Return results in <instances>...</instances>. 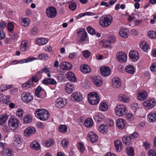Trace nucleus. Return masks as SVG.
I'll list each match as a JSON object with an SVG mask.
<instances>
[{"mask_svg": "<svg viewBox=\"0 0 156 156\" xmlns=\"http://www.w3.org/2000/svg\"><path fill=\"white\" fill-rule=\"evenodd\" d=\"M137 98L140 101H143L146 99L148 97L147 94L144 90H138L136 94Z\"/></svg>", "mask_w": 156, "mask_h": 156, "instance_id": "nucleus-8", "label": "nucleus"}, {"mask_svg": "<svg viewBox=\"0 0 156 156\" xmlns=\"http://www.w3.org/2000/svg\"><path fill=\"white\" fill-rule=\"evenodd\" d=\"M92 81L94 84L97 87H100L102 85L103 79L100 76L94 77Z\"/></svg>", "mask_w": 156, "mask_h": 156, "instance_id": "nucleus-22", "label": "nucleus"}, {"mask_svg": "<svg viewBox=\"0 0 156 156\" xmlns=\"http://www.w3.org/2000/svg\"><path fill=\"white\" fill-rule=\"evenodd\" d=\"M107 130L106 126L105 124L101 125L99 128V132L102 133H104L106 132Z\"/></svg>", "mask_w": 156, "mask_h": 156, "instance_id": "nucleus-55", "label": "nucleus"}, {"mask_svg": "<svg viewBox=\"0 0 156 156\" xmlns=\"http://www.w3.org/2000/svg\"><path fill=\"white\" fill-rule=\"evenodd\" d=\"M59 131L62 133H66L67 130V127L65 125H60L58 127Z\"/></svg>", "mask_w": 156, "mask_h": 156, "instance_id": "nucleus-47", "label": "nucleus"}, {"mask_svg": "<svg viewBox=\"0 0 156 156\" xmlns=\"http://www.w3.org/2000/svg\"><path fill=\"white\" fill-rule=\"evenodd\" d=\"M44 144L47 147H50L54 144V141L53 139L51 138L45 141Z\"/></svg>", "mask_w": 156, "mask_h": 156, "instance_id": "nucleus-45", "label": "nucleus"}, {"mask_svg": "<svg viewBox=\"0 0 156 156\" xmlns=\"http://www.w3.org/2000/svg\"><path fill=\"white\" fill-rule=\"evenodd\" d=\"M35 116L41 121H46L47 120L50 116L48 112L44 109H37L36 111Z\"/></svg>", "mask_w": 156, "mask_h": 156, "instance_id": "nucleus-1", "label": "nucleus"}, {"mask_svg": "<svg viewBox=\"0 0 156 156\" xmlns=\"http://www.w3.org/2000/svg\"><path fill=\"white\" fill-rule=\"evenodd\" d=\"M36 132V129L33 127H30L25 129L24 131L25 136L29 137L31 135L33 134Z\"/></svg>", "mask_w": 156, "mask_h": 156, "instance_id": "nucleus-19", "label": "nucleus"}, {"mask_svg": "<svg viewBox=\"0 0 156 156\" xmlns=\"http://www.w3.org/2000/svg\"><path fill=\"white\" fill-rule=\"evenodd\" d=\"M77 33L79 34L80 42H82L86 39L87 34L85 30L81 29L80 31L77 32Z\"/></svg>", "mask_w": 156, "mask_h": 156, "instance_id": "nucleus-23", "label": "nucleus"}, {"mask_svg": "<svg viewBox=\"0 0 156 156\" xmlns=\"http://www.w3.org/2000/svg\"><path fill=\"white\" fill-rule=\"evenodd\" d=\"M23 113V111L22 109H19L16 112V115L19 118H21Z\"/></svg>", "mask_w": 156, "mask_h": 156, "instance_id": "nucleus-60", "label": "nucleus"}, {"mask_svg": "<svg viewBox=\"0 0 156 156\" xmlns=\"http://www.w3.org/2000/svg\"><path fill=\"white\" fill-rule=\"evenodd\" d=\"M126 152L129 156H133L134 155V150L132 147H130L127 149Z\"/></svg>", "mask_w": 156, "mask_h": 156, "instance_id": "nucleus-51", "label": "nucleus"}, {"mask_svg": "<svg viewBox=\"0 0 156 156\" xmlns=\"http://www.w3.org/2000/svg\"><path fill=\"white\" fill-rule=\"evenodd\" d=\"M108 105L107 103L105 101L101 102L99 107L100 110L102 111H105L108 109Z\"/></svg>", "mask_w": 156, "mask_h": 156, "instance_id": "nucleus-36", "label": "nucleus"}, {"mask_svg": "<svg viewBox=\"0 0 156 156\" xmlns=\"http://www.w3.org/2000/svg\"><path fill=\"white\" fill-rule=\"evenodd\" d=\"M30 23V20L27 18H23L21 19V24L23 26L28 27Z\"/></svg>", "mask_w": 156, "mask_h": 156, "instance_id": "nucleus-39", "label": "nucleus"}, {"mask_svg": "<svg viewBox=\"0 0 156 156\" xmlns=\"http://www.w3.org/2000/svg\"><path fill=\"white\" fill-rule=\"evenodd\" d=\"M73 87L74 86L73 84L67 83L66 84L65 89L67 93H70L73 91Z\"/></svg>", "mask_w": 156, "mask_h": 156, "instance_id": "nucleus-37", "label": "nucleus"}, {"mask_svg": "<svg viewBox=\"0 0 156 156\" xmlns=\"http://www.w3.org/2000/svg\"><path fill=\"white\" fill-rule=\"evenodd\" d=\"M69 143L68 140L66 139H62L61 141V144L62 146V147L64 148H66L67 147Z\"/></svg>", "mask_w": 156, "mask_h": 156, "instance_id": "nucleus-61", "label": "nucleus"}, {"mask_svg": "<svg viewBox=\"0 0 156 156\" xmlns=\"http://www.w3.org/2000/svg\"><path fill=\"white\" fill-rule=\"evenodd\" d=\"M125 69L127 73L131 74H133L136 71L134 66L131 65H128L126 66Z\"/></svg>", "mask_w": 156, "mask_h": 156, "instance_id": "nucleus-26", "label": "nucleus"}, {"mask_svg": "<svg viewBox=\"0 0 156 156\" xmlns=\"http://www.w3.org/2000/svg\"><path fill=\"white\" fill-rule=\"evenodd\" d=\"M42 77V75H41L38 72L35 76H32L30 80L32 81V83H37L38 82Z\"/></svg>", "mask_w": 156, "mask_h": 156, "instance_id": "nucleus-28", "label": "nucleus"}, {"mask_svg": "<svg viewBox=\"0 0 156 156\" xmlns=\"http://www.w3.org/2000/svg\"><path fill=\"white\" fill-rule=\"evenodd\" d=\"M11 87V85H3L0 86V91H5L9 89Z\"/></svg>", "mask_w": 156, "mask_h": 156, "instance_id": "nucleus-59", "label": "nucleus"}, {"mask_svg": "<svg viewBox=\"0 0 156 156\" xmlns=\"http://www.w3.org/2000/svg\"><path fill=\"white\" fill-rule=\"evenodd\" d=\"M116 124L119 129H122L125 128L126 124V122L124 119H119L117 120Z\"/></svg>", "mask_w": 156, "mask_h": 156, "instance_id": "nucleus-21", "label": "nucleus"}, {"mask_svg": "<svg viewBox=\"0 0 156 156\" xmlns=\"http://www.w3.org/2000/svg\"><path fill=\"white\" fill-rule=\"evenodd\" d=\"M19 120L15 118H10L8 120V125L10 129L12 130H15L19 127Z\"/></svg>", "mask_w": 156, "mask_h": 156, "instance_id": "nucleus-5", "label": "nucleus"}, {"mask_svg": "<svg viewBox=\"0 0 156 156\" xmlns=\"http://www.w3.org/2000/svg\"><path fill=\"white\" fill-rule=\"evenodd\" d=\"M88 99L89 104L92 105L98 104L100 101L99 97L96 92H93L88 94Z\"/></svg>", "mask_w": 156, "mask_h": 156, "instance_id": "nucleus-3", "label": "nucleus"}, {"mask_svg": "<svg viewBox=\"0 0 156 156\" xmlns=\"http://www.w3.org/2000/svg\"><path fill=\"white\" fill-rule=\"evenodd\" d=\"M44 89L41 86H38L36 89L35 94L37 97H39L41 96L40 92L41 91H43Z\"/></svg>", "mask_w": 156, "mask_h": 156, "instance_id": "nucleus-53", "label": "nucleus"}, {"mask_svg": "<svg viewBox=\"0 0 156 156\" xmlns=\"http://www.w3.org/2000/svg\"><path fill=\"white\" fill-rule=\"evenodd\" d=\"M38 72L41 75H42V74L43 72L45 73H48L50 72V70L49 68L45 67L42 68L41 70L38 71Z\"/></svg>", "mask_w": 156, "mask_h": 156, "instance_id": "nucleus-52", "label": "nucleus"}, {"mask_svg": "<svg viewBox=\"0 0 156 156\" xmlns=\"http://www.w3.org/2000/svg\"><path fill=\"white\" fill-rule=\"evenodd\" d=\"M23 101L25 103H30L33 99L32 95L29 93H24L22 95Z\"/></svg>", "mask_w": 156, "mask_h": 156, "instance_id": "nucleus-15", "label": "nucleus"}, {"mask_svg": "<svg viewBox=\"0 0 156 156\" xmlns=\"http://www.w3.org/2000/svg\"><path fill=\"white\" fill-rule=\"evenodd\" d=\"M14 25L11 22H9L7 24V28L8 30L10 32H12L14 30Z\"/></svg>", "mask_w": 156, "mask_h": 156, "instance_id": "nucleus-57", "label": "nucleus"}, {"mask_svg": "<svg viewBox=\"0 0 156 156\" xmlns=\"http://www.w3.org/2000/svg\"><path fill=\"white\" fill-rule=\"evenodd\" d=\"M116 150L118 151H121L122 150V144L120 140H117L114 142Z\"/></svg>", "mask_w": 156, "mask_h": 156, "instance_id": "nucleus-42", "label": "nucleus"}, {"mask_svg": "<svg viewBox=\"0 0 156 156\" xmlns=\"http://www.w3.org/2000/svg\"><path fill=\"white\" fill-rule=\"evenodd\" d=\"M28 42L27 41H23L20 44V49L23 51H25L27 50Z\"/></svg>", "mask_w": 156, "mask_h": 156, "instance_id": "nucleus-35", "label": "nucleus"}, {"mask_svg": "<svg viewBox=\"0 0 156 156\" xmlns=\"http://www.w3.org/2000/svg\"><path fill=\"white\" fill-rule=\"evenodd\" d=\"M116 58L117 60L121 62H126L127 60V55L124 52L121 51L116 54Z\"/></svg>", "mask_w": 156, "mask_h": 156, "instance_id": "nucleus-13", "label": "nucleus"}, {"mask_svg": "<svg viewBox=\"0 0 156 156\" xmlns=\"http://www.w3.org/2000/svg\"><path fill=\"white\" fill-rule=\"evenodd\" d=\"M57 12L56 8L53 6L48 7L46 10V15L49 18H53L55 17L57 15Z\"/></svg>", "mask_w": 156, "mask_h": 156, "instance_id": "nucleus-6", "label": "nucleus"}, {"mask_svg": "<svg viewBox=\"0 0 156 156\" xmlns=\"http://www.w3.org/2000/svg\"><path fill=\"white\" fill-rule=\"evenodd\" d=\"M69 7L72 11L75 10L76 8V2H70L69 3Z\"/></svg>", "mask_w": 156, "mask_h": 156, "instance_id": "nucleus-50", "label": "nucleus"}, {"mask_svg": "<svg viewBox=\"0 0 156 156\" xmlns=\"http://www.w3.org/2000/svg\"><path fill=\"white\" fill-rule=\"evenodd\" d=\"M121 81L119 78L115 77L113 78L112 80V85L114 88H118L121 85Z\"/></svg>", "mask_w": 156, "mask_h": 156, "instance_id": "nucleus-27", "label": "nucleus"}, {"mask_svg": "<svg viewBox=\"0 0 156 156\" xmlns=\"http://www.w3.org/2000/svg\"><path fill=\"white\" fill-rule=\"evenodd\" d=\"M126 118L128 121H131L134 120V117L132 113H128L126 116Z\"/></svg>", "mask_w": 156, "mask_h": 156, "instance_id": "nucleus-56", "label": "nucleus"}, {"mask_svg": "<svg viewBox=\"0 0 156 156\" xmlns=\"http://www.w3.org/2000/svg\"><path fill=\"white\" fill-rule=\"evenodd\" d=\"M100 44L103 47L106 48L109 47L111 45V44L109 43L108 41L105 40H103L102 41L100 42Z\"/></svg>", "mask_w": 156, "mask_h": 156, "instance_id": "nucleus-54", "label": "nucleus"}, {"mask_svg": "<svg viewBox=\"0 0 156 156\" xmlns=\"http://www.w3.org/2000/svg\"><path fill=\"white\" fill-rule=\"evenodd\" d=\"M37 59L38 58H35L32 56H30L26 59H23L20 60H16L13 61L12 62V63H13V64L14 65L18 63L23 64L32 62L34 60H37Z\"/></svg>", "mask_w": 156, "mask_h": 156, "instance_id": "nucleus-9", "label": "nucleus"}, {"mask_svg": "<svg viewBox=\"0 0 156 156\" xmlns=\"http://www.w3.org/2000/svg\"><path fill=\"white\" fill-rule=\"evenodd\" d=\"M61 68L63 70H69L71 69L72 65L68 62H63L60 66Z\"/></svg>", "mask_w": 156, "mask_h": 156, "instance_id": "nucleus-31", "label": "nucleus"}, {"mask_svg": "<svg viewBox=\"0 0 156 156\" xmlns=\"http://www.w3.org/2000/svg\"><path fill=\"white\" fill-rule=\"evenodd\" d=\"M94 121L97 123H99L103 121L105 119L104 114L102 113L98 112L94 117Z\"/></svg>", "mask_w": 156, "mask_h": 156, "instance_id": "nucleus-16", "label": "nucleus"}, {"mask_svg": "<svg viewBox=\"0 0 156 156\" xmlns=\"http://www.w3.org/2000/svg\"><path fill=\"white\" fill-rule=\"evenodd\" d=\"M1 154L4 156H12L13 155L14 153L11 148L3 147Z\"/></svg>", "mask_w": 156, "mask_h": 156, "instance_id": "nucleus-17", "label": "nucleus"}, {"mask_svg": "<svg viewBox=\"0 0 156 156\" xmlns=\"http://www.w3.org/2000/svg\"><path fill=\"white\" fill-rule=\"evenodd\" d=\"M94 123L92 119L90 118H87L85 121V126L87 127H90L92 126Z\"/></svg>", "mask_w": 156, "mask_h": 156, "instance_id": "nucleus-43", "label": "nucleus"}, {"mask_svg": "<svg viewBox=\"0 0 156 156\" xmlns=\"http://www.w3.org/2000/svg\"><path fill=\"white\" fill-rule=\"evenodd\" d=\"M22 138L20 135H16L13 138V144L15 146L20 147L22 144Z\"/></svg>", "mask_w": 156, "mask_h": 156, "instance_id": "nucleus-14", "label": "nucleus"}, {"mask_svg": "<svg viewBox=\"0 0 156 156\" xmlns=\"http://www.w3.org/2000/svg\"><path fill=\"white\" fill-rule=\"evenodd\" d=\"M87 30L89 33L91 34L94 35L95 33V31L94 29L90 27H89L87 28Z\"/></svg>", "mask_w": 156, "mask_h": 156, "instance_id": "nucleus-63", "label": "nucleus"}, {"mask_svg": "<svg viewBox=\"0 0 156 156\" xmlns=\"http://www.w3.org/2000/svg\"><path fill=\"white\" fill-rule=\"evenodd\" d=\"M38 30L37 27H34L31 30V33L33 35H36L38 34Z\"/></svg>", "mask_w": 156, "mask_h": 156, "instance_id": "nucleus-62", "label": "nucleus"}, {"mask_svg": "<svg viewBox=\"0 0 156 156\" xmlns=\"http://www.w3.org/2000/svg\"><path fill=\"white\" fill-rule=\"evenodd\" d=\"M115 111L116 114L119 116H123L125 115L127 112V109L126 106L123 104L116 106Z\"/></svg>", "mask_w": 156, "mask_h": 156, "instance_id": "nucleus-4", "label": "nucleus"}, {"mask_svg": "<svg viewBox=\"0 0 156 156\" xmlns=\"http://www.w3.org/2000/svg\"><path fill=\"white\" fill-rule=\"evenodd\" d=\"M83 98L82 94L79 92H74L71 95V99L73 101H80Z\"/></svg>", "mask_w": 156, "mask_h": 156, "instance_id": "nucleus-11", "label": "nucleus"}, {"mask_svg": "<svg viewBox=\"0 0 156 156\" xmlns=\"http://www.w3.org/2000/svg\"><path fill=\"white\" fill-rule=\"evenodd\" d=\"M38 57L41 59L42 60H47L48 58V55L42 53L41 54H39L38 55Z\"/></svg>", "mask_w": 156, "mask_h": 156, "instance_id": "nucleus-58", "label": "nucleus"}, {"mask_svg": "<svg viewBox=\"0 0 156 156\" xmlns=\"http://www.w3.org/2000/svg\"><path fill=\"white\" fill-rule=\"evenodd\" d=\"M77 147L78 149L82 153H83L85 150L84 145L82 142H79L77 144Z\"/></svg>", "mask_w": 156, "mask_h": 156, "instance_id": "nucleus-49", "label": "nucleus"}, {"mask_svg": "<svg viewBox=\"0 0 156 156\" xmlns=\"http://www.w3.org/2000/svg\"><path fill=\"white\" fill-rule=\"evenodd\" d=\"M131 136H124L122 137V141L126 145H129L131 143Z\"/></svg>", "mask_w": 156, "mask_h": 156, "instance_id": "nucleus-41", "label": "nucleus"}, {"mask_svg": "<svg viewBox=\"0 0 156 156\" xmlns=\"http://www.w3.org/2000/svg\"><path fill=\"white\" fill-rule=\"evenodd\" d=\"M49 40L47 38L38 37L35 40V42L39 45H43L46 44L48 42Z\"/></svg>", "mask_w": 156, "mask_h": 156, "instance_id": "nucleus-20", "label": "nucleus"}, {"mask_svg": "<svg viewBox=\"0 0 156 156\" xmlns=\"http://www.w3.org/2000/svg\"><path fill=\"white\" fill-rule=\"evenodd\" d=\"M112 20V17L109 15L103 16L100 18V24L102 27H107L111 24Z\"/></svg>", "mask_w": 156, "mask_h": 156, "instance_id": "nucleus-2", "label": "nucleus"}, {"mask_svg": "<svg viewBox=\"0 0 156 156\" xmlns=\"http://www.w3.org/2000/svg\"><path fill=\"white\" fill-rule=\"evenodd\" d=\"M8 119V116L4 114L0 116V125L3 124Z\"/></svg>", "mask_w": 156, "mask_h": 156, "instance_id": "nucleus-46", "label": "nucleus"}, {"mask_svg": "<svg viewBox=\"0 0 156 156\" xmlns=\"http://www.w3.org/2000/svg\"><path fill=\"white\" fill-rule=\"evenodd\" d=\"M81 71L84 73H90L91 69L90 67L87 65L82 64L80 67Z\"/></svg>", "mask_w": 156, "mask_h": 156, "instance_id": "nucleus-30", "label": "nucleus"}, {"mask_svg": "<svg viewBox=\"0 0 156 156\" xmlns=\"http://www.w3.org/2000/svg\"><path fill=\"white\" fill-rule=\"evenodd\" d=\"M129 57L132 61H136L139 59V55L136 51H132L129 52Z\"/></svg>", "mask_w": 156, "mask_h": 156, "instance_id": "nucleus-18", "label": "nucleus"}, {"mask_svg": "<svg viewBox=\"0 0 156 156\" xmlns=\"http://www.w3.org/2000/svg\"><path fill=\"white\" fill-rule=\"evenodd\" d=\"M118 100L120 101L123 103H127L130 100V98L128 96H126L124 94H120L118 96Z\"/></svg>", "mask_w": 156, "mask_h": 156, "instance_id": "nucleus-24", "label": "nucleus"}, {"mask_svg": "<svg viewBox=\"0 0 156 156\" xmlns=\"http://www.w3.org/2000/svg\"><path fill=\"white\" fill-rule=\"evenodd\" d=\"M33 83H32V81L29 80L26 83H23V88L28 89L32 86Z\"/></svg>", "mask_w": 156, "mask_h": 156, "instance_id": "nucleus-48", "label": "nucleus"}, {"mask_svg": "<svg viewBox=\"0 0 156 156\" xmlns=\"http://www.w3.org/2000/svg\"><path fill=\"white\" fill-rule=\"evenodd\" d=\"M67 100L65 99L59 98L57 99L55 102V106L59 108L63 107L66 105Z\"/></svg>", "mask_w": 156, "mask_h": 156, "instance_id": "nucleus-12", "label": "nucleus"}, {"mask_svg": "<svg viewBox=\"0 0 156 156\" xmlns=\"http://www.w3.org/2000/svg\"><path fill=\"white\" fill-rule=\"evenodd\" d=\"M88 138L92 143L96 142L98 139L97 135L93 132H90L89 133Z\"/></svg>", "mask_w": 156, "mask_h": 156, "instance_id": "nucleus-29", "label": "nucleus"}, {"mask_svg": "<svg viewBox=\"0 0 156 156\" xmlns=\"http://www.w3.org/2000/svg\"><path fill=\"white\" fill-rule=\"evenodd\" d=\"M32 120V116L29 115H27L24 116L23 118V122L25 123H29Z\"/></svg>", "mask_w": 156, "mask_h": 156, "instance_id": "nucleus-44", "label": "nucleus"}, {"mask_svg": "<svg viewBox=\"0 0 156 156\" xmlns=\"http://www.w3.org/2000/svg\"><path fill=\"white\" fill-rule=\"evenodd\" d=\"M36 126L39 128L43 129L44 127V124L40 122H37L36 124Z\"/></svg>", "mask_w": 156, "mask_h": 156, "instance_id": "nucleus-64", "label": "nucleus"}, {"mask_svg": "<svg viewBox=\"0 0 156 156\" xmlns=\"http://www.w3.org/2000/svg\"><path fill=\"white\" fill-rule=\"evenodd\" d=\"M30 147L33 150H38L40 148L39 143L37 141H34L30 145Z\"/></svg>", "mask_w": 156, "mask_h": 156, "instance_id": "nucleus-40", "label": "nucleus"}, {"mask_svg": "<svg viewBox=\"0 0 156 156\" xmlns=\"http://www.w3.org/2000/svg\"><path fill=\"white\" fill-rule=\"evenodd\" d=\"M143 105L147 109H151L154 107L156 105V101L155 99L146 100L143 102Z\"/></svg>", "mask_w": 156, "mask_h": 156, "instance_id": "nucleus-7", "label": "nucleus"}, {"mask_svg": "<svg viewBox=\"0 0 156 156\" xmlns=\"http://www.w3.org/2000/svg\"><path fill=\"white\" fill-rule=\"evenodd\" d=\"M120 36L123 38H126L128 37V30L126 29H120L119 31Z\"/></svg>", "mask_w": 156, "mask_h": 156, "instance_id": "nucleus-38", "label": "nucleus"}, {"mask_svg": "<svg viewBox=\"0 0 156 156\" xmlns=\"http://www.w3.org/2000/svg\"><path fill=\"white\" fill-rule=\"evenodd\" d=\"M42 83L45 85H55L57 84V82L55 80L51 78H45L43 80Z\"/></svg>", "mask_w": 156, "mask_h": 156, "instance_id": "nucleus-25", "label": "nucleus"}, {"mask_svg": "<svg viewBox=\"0 0 156 156\" xmlns=\"http://www.w3.org/2000/svg\"><path fill=\"white\" fill-rule=\"evenodd\" d=\"M101 75L104 77H107L110 75L111 69L110 68L107 66H102L100 69Z\"/></svg>", "mask_w": 156, "mask_h": 156, "instance_id": "nucleus-10", "label": "nucleus"}, {"mask_svg": "<svg viewBox=\"0 0 156 156\" xmlns=\"http://www.w3.org/2000/svg\"><path fill=\"white\" fill-rule=\"evenodd\" d=\"M147 116L149 122H153L155 121L156 120V112L149 113Z\"/></svg>", "mask_w": 156, "mask_h": 156, "instance_id": "nucleus-33", "label": "nucleus"}, {"mask_svg": "<svg viewBox=\"0 0 156 156\" xmlns=\"http://www.w3.org/2000/svg\"><path fill=\"white\" fill-rule=\"evenodd\" d=\"M140 48L143 51L145 52H147V50L150 49L148 44L145 41H143L141 43Z\"/></svg>", "mask_w": 156, "mask_h": 156, "instance_id": "nucleus-34", "label": "nucleus"}, {"mask_svg": "<svg viewBox=\"0 0 156 156\" xmlns=\"http://www.w3.org/2000/svg\"><path fill=\"white\" fill-rule=\"evenodd\" d=\"M66 77L69 81L72 82H75L77 80L74 73L71 72H69L67 73Z\"/></svg>", "mask_w": 156, "mask_h": 156, "instance_id": "nucleus-32", "label": "nucleus"}]
</instances>
